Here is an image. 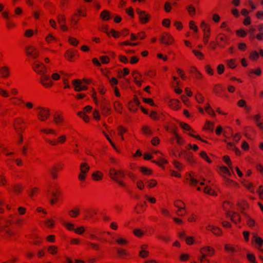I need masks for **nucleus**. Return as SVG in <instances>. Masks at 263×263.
<instances>
[{"label": "nucleus", "instance_id": "nucleus-1", "mask_svg": "<svg viewBox=\"0 0 263 263\" xmlns=\"http://www.w3.org/2000/svg\"><path fill=\"white\" fill-rule=\"evenodd\" d=\"M36 109L38 110L36 116L40 121L45 122L48 119L50 115V111L49 108L38 107Z\"/></svg>", "mask_w": 263, "mask_h": 263}, {"label": "nucleus", "instance_id": "nucleus-2", "mask_svg": "<svg viewBox=\"0 0 263 263\" xmlns=\"http://www.w3.org/2000/svg\"><path fill=\"white\" fill-rule=\"evenodd\" d=\"M64 167V164L61 162L54 163L49 171L52 178L54 180L57 179L59 177L58 172L63 170Z\"/></svg>", "mask_w": 263, "mask_h": 263}, {"label": "nucleus", "instance_id": "nucleus-3", "mask_svg": "<svg viewBox=\"0 0 263 263\" xmlns=\"http://www.w3.org/2000/svg\"><path fill=\"white\" fill-rule=\"evenodd\" d=\"M26 123L22 118H17L14 121L13 126L15 130L18 134H22L25 130Z\"/></svg>", "mask_w": 263, "mask_h": 263}, {"label": "nucleus", "instance_id": "nucleus-4", "mask_svg": "<svg viewBox=\"0 0 263 263\" xmlns=\"http://www.w3.org/2000/svg\"><path fill=\"white\" fill-rule=\"evenodd\" d=\"M45 141L48 143L49 145L53 146H56L58 145V144H64L67 139L66 136L64 135H61L59 136L57 140L56 139H50L48 137L44 138Z\"/></svg>", "mask_w": 263, "mask_h": 263}, {"label": "nucleus", "instance_id": "nucleus-5", "mask_svg": "<svg viewBox=\"0 0 263 263\" xmlns=\"http://www.w3.org/2000/svg\"><path fill=\"white\" fill-rule=\"evenodd\" d=\"M90 170L89 165L85 162L82 163L80 166V173L78 175V179L81 181H84L86 179L87 174Z\"/></svg>", "mask_w": 263, "mask_h": 263}, {"label": "nucleus", "instance_id": "nucleus-6", "mask_svg": "<svg viewBox=\"0 0 263 263\" xmlns=\"http://www.w3.org/2000/svg\"><path fill=\"white\" fill-rule=\"evenodd\" d=\"M32 68L38 74L42 75L47 72V68L41 62L35 61L32 64Z\"/></svg>", "mask_w": 263, "mask_h": 263}, {"label": "nucleus", "instance_id": "nucleus-7", "mask_svg": "<svg viewBox=\"0 0 263 263\" xmlns=\"http://www.w3.org/2000/svg\"><path fill=\"white\" fill-rule=\"evenodd\" d=\"M136 12L139 15V21L141 24H145L149 22L151 16L145 11H142L140 9H137Z\"/></svg>", "mask_w": 263, "mask_h": 263}, {"label": "nucleus", "instance_id": "nucleus-8", "mask_svg": "<svg viewBox=\"0 0 263 263\" xmlns=\"http://www.w3.org/2000/svg\"><path fill=\"white\" fill-rule=\"evenodd\" d=\"M182 155L184 156L185 160L191 165L196 163V161L194 159L193 154L191 152H187L185 150L181 151L178 154V157L180 158Z\"/></svg>", "mask_w": 263, "mask_h": 263}, {"label": "nucleus", "instance_id": "nucleus-9", "mask_svg": "<svg viewBox=\"0 0 263 263\" xmlns=\"http://www.w3.org/2000/svg\"><path fill=\"white\" fill-rule=\"evenodd\" d=\"M216 39L217 44L221 48H224L226 46L229 44L228 38L224 34H219L217 35Z\"/></svg>", "mask_w": 263, "mask_h": 263}, {"label": "nucleus", "instance_id": "nucleus-10", "mask_svg": "<svg viewBox=\"0 0 263 263\" xmlns=\"http://www.w3.org/2000/svg\"><path fill=\"white\" fill-rule=\"evenodd\" d=\"M159 41L162 44L166 45H170L173 43L174 39L173 36L168 32H164L161 34Z\"/></svg>", "mask_w": 263, "mask_h": 263}, {"label": "nucleus", "instance_id": "nucleus-11", "mask_svg": "<svg viewBox=\"0 0 263 263\" xmlns=\"http://www.w3.org/2000/svg\"><path fill=\"white\" fill-rule=\"evenodd\" d=\"M140 102L137 96L134 95L133 100L129 101L128 104V108L131 111L136 112L138 110V107Z\"/></svg>", "mask_w": 263, "mask_h": 263}, {"label": "nucleus", "instance_id": "nucleus-12", "mask_svg": "<svg viewBox=\"0 0 263 263\" xmlns=\"http://www.w3.org/2000/svg\"><path fill=\"white\" fill-rule=\"evenodd\" d=\"M200 253L204 255L205 257H211L215 254V250L213 248L210 246H205L200 248Z\"/></svg>", "mask_w": 263, "mask_h": 263}, {"label": "nucleus", "instance_id": "nucleus-13", "mask_svg": "<svg viewBox=\"0 0 263 263\" xmlns=\"http://www.w3.org/2000/svg\"><path fill=\"white\" fill-rule=\"evenodd\" d=\"M101 112L104 116H108L111 114V108L109 102L107 100H103L101 103Z\"/></svg>", "mask_w": 263, "mask_h": 263}, {"label": "nucleus", "instance_id": "nucleus-14", "mask_svg": "<svg viewBox=\"0 0 263 263\" xmlns=\"http://www.w3.org/2000/svg\"><path fill=\"white\" fill-rule=\"evenodd\" d=\"M40 78V82L41 84L47 88H50L52 86L53 82L52 80L50 78L49 75L43 74L41 75Z\"/></svg>", "mask_w": 263, "mask_h": 263}, {"label": "nucleus", "instance_id": "nucleus-15", "mask_svg": "<svg viewBox=\"0 0 263 263\" xmlns=\"http://www.w3.org/2000/svg\"><path fill=\"white\" fill-rule=\"evenodd\" d=\"M82 81L80 79H75L72 81V84L74 87V90L76 91H81L87 90L88 87L85 85H82Z\"/></svg>", "mask_w": 263, "mask_h": 263}, {"label": "nucleus", "instance_id": "nucleus-16", "mask_svg": "<svg viewBox=\"0 0 263 263\" xmlns=\"http://www.w3.org/2000/svg\"><path fill=\"white\" fill-rule=\"evenodd\" d=\"M26 52L28 56L33 59H36L39 57L38 50L33 46H28L26 48Z\"/></svg>", "mask_w": 263, "mask_h": 263}, {"label": "nucleus", "instance_id": "nucleus-17", "mask_svg": "<svg viewBox=\"0 0 263 263\" xmlns=\"http://www.w3.org/2000/svg\"><path fill=\"white\" fill-rule=\"evenodd\" d=\"M57 21L59 24L60 25L61 29L63 31H66L68 30L66 25V17L64 15L59 14L57 17Z\"/></svg>", "mask_w": 263, "mask_h": 263}, {"label": "nucleus", "instance_id": "nucleus-18", "mask_svg": "<svg viewBox=\"0 0 263 263\" xmlns=\"http://www.w3.org/2000/svg\"><path fill=\"white\" fill-rule=\"evenodd\" d=\"M53 120L57 125H62L64 123V116L62 112H57L53 115Z\"/></svg>", "mask_w": 263, "mask_h": 263}, {"label": "nucleus", "instance_id": "nucleus-19", "mask_svg": "<svg viewBox=\"0 0 263 263\" xmlns=\"http://www.w3.org/2000/svg\"><path fill=\"white\" fill-rule=\"evenodd\" d=\"M132 76L134 78L135 83L137 85L141 86L143 81L141 80L142 76L138 70H134L132 72Z\"/></svg>", "mask_w": 263, "mask_h": 263}, {"label": "nucleus", "instance_id": "nucleus-20", "mask_svg": "<svg viewBox=\"0 0 263 263\" xmlns=\"http://www.w3.org/2000/svg\"><path fill=\"white\" fill-rule=\"evenodd\" d=\"M10 72L8 66H3L0 67V77L3 79H7L10 77Z\"/></svg>", "mask_w": 263, "mask_h": 263}, {"label": "nucleus", "instance_id": "nucleus-21", "mask_svg": "<svg viewBox=\"0 0 263 263\" xmlns=\"http://www.w3.org/2000/svg\"><path fill=\"white\" fill-rule=\"evenodd\" d=\"M227 216L231 217V220L235 223H238L241 221V218L240 215L236 213V212H233L232 214H231V212H228L227 213Z\"/></svg>", "mask_w": 263, "mask_h": 263}, {"label": "nucleus", "instance_id": "nucleus-22", "mask_svg": "<svg viewBox=\"0 0 263 263\" xmlns=\"http://www.w3.org/2000/svg\"><path fill=\"white\" fill-rule=\"evenodd\" d=\"M80 214V208L76 206L72 209L70 210L68 212V215L73 218H76L78 217Z\"/></svg>", "mask_w": 263, "mask_h": 263}, {"label": "nucleus", "instance_id": "nucleus-23", "mask_svg": "<svg viewBox=\"0 0 263 263\" xmlns=\"http://www.w3.org/2000/svg\"><path fill=\"white\" fill-rule=\"evenodd\" d=\"M206 230L211 231L214 234L217 236L221 235L222 233L221 230L219 228L211 225H209L206 227Z\"/></svg>", "mask_w": 263, "mask_h": 263}, {"label": "nucleus", "instance_id": "nucleus-24", "mask_svg": "<svg viewBox=\"0 0 263 263\" xmlns=\"http://www.w3.org/2000/svg\"><path fill=\"white\" fill-rule=\"evenodd\" d=\"M181 103L177 99H171L169 101V106L173 109L177 110L180 108Z\"/></svg>", "mask_w": 263, "mask_h": 263}, {"label": "nucleus", "instance_id": "nucleus-25", "mask_svg": "<svg viewBox=\"0 0 263 263\" xmlns=\"http://www.w3.org/2000/svg\"><path fill=\"white\" fill-rule=\"evenodd\" d=\"M52 194L53 197L50 200V203L51 204H54L58 201L59 197L61 195V192L59 189H57L55 191H53Z\"/></svg>", "mask_w": 263, "mask_h": 263}, {"label": "nucleus", "instance_id": "nucleus-26", "mask_svg": "<svg viewBox=\"0 0 263 263\" xmlns=\"http://www.w3.org/2000/svg\"><path fill=\"white\" fill-rule=\"evenodd\" d=\"M85 213L86 214L84 217V220H87L89 218H92L97 214V211L93 209L87 210H86Z\"/></svg>", "mask_w": 263, "mask_h": 263}, {"label": "nucleus", "instance_id": "nucleus-27", "mask_svg": "<svg viewBox=\"0 0 263 263\" xmlns=\"http://www.w3.org/2000/svg\"><path fill=\"white\" fill-rule=\"evenodd\" d=\"M225 90L224 87L221 84H216L213 88V92L216 95H220Z\"/></svg>", "mask_w": 263, "mask_h": 263}, {"label": "nucleus", "instance_id": "nucleus-28", "mask_svg": "<svg viewBox=\"0 0 263 263\" xmlns=\"http://www.w3.org/2000/svg\"><path fill=\"white\" fill-rule=\"evenodd\" d=\"M237 204L242 210H247L249 208L248 203L246 200L243 199L239 200L238 201Z\"/></svg>", "mask_w": 263, "mask_h": 263}, {"label": "nucleus", "instance_id": "nucleus-29", "mask_svg": "<svg viewBox=\"0 0 263 263\" xmlns=\"http://www.w3.org/2000/svg\"><path fill=\"white\" fill-rule=\"evenodd\" d=\"M103 174L101 172L96 171L92 174V178L95 181H100L102 179Z\"/></svg>", "mask_w": 263, "mask_h": 263}, {"label": "nucleus", "instance_id": "nucleus-30", "mask_svg": "<svg viewBox=\"0 0 263 263\" xmlns=\"http://www.w3.org/2000/svg\"><path fill=\"white\" fill-rule=\"evenodd\" d=\"M118 134L121 137V139L122 141L124 140V137L123 135L127 132V128L123 127V126H119L117 127Z\"/></svg>", "mask_w": 263, "mask_h": 263}, {"label": "nucleus", "instance_id": "nucleus-31", "mask_svg": "<svg viewBox=\"0 0 263 263\" xmlns=\"http://www.w3.org/2000/svg\"><path fill=\"white\" fill-rule=\"evenodd\" d=\"M100 18L103 21H108L110 19V13L109 11L105 10L101 12Z\"/></svg>", "mask_w": 263, "mask_h": 263}, {"label": "nucleus", "instance_id": "nucleus-32", "mask_svg": "<svg viewBox=\"0 0 263 263\" xmlns=\"http://www.w3.org/2000/svg\"><path fill=\"white\" fill-rule=\"evenodd\" d=\"M190 72L197 79H201L202 78V74L195 67L191 68Z\"/></svg>", "mask_w": 263, "mask_h": 263}, {"label": "nucleus", "instance_id": "nucleus-33", "mask_svg": "<svg viewBox=\"0 0 263 263\" xmlns=\"http://www.w3.org/2000/svg\"><path fill=\"white\" fill-rule=\"evenodd\" d=\"M200 27L203 31V33H211V28L209 25L205 23L204 21L201 22Z\"/></svg>", "mask_w": 263, "mask_h": 263}, {"label": "nucleus", "instance_id": "nucleus-34", "mask_svg": "<svg viewBox=\"0 0 263 263\" xmlns=\"http://www.w3.org/2000/svg\"><path fill=\"white\" fill-rule=\"evenodd\" d=\"M253 235L252 241H254L258 245L259 248H260L263 245V239L260 237H257L256 234L253 233Z\"/></svg>", "mask_w": 263, "mask_h": 263}, {"label": "nucleus", "instance_id": "nucleus-35", "mask_svg": "<svg viewBox=\"0 0 263 263\" xmlns=\"http://www.w3.org/2000/svg\"><path fill=\"white\" fill-rule=\"evenodd\" d=\"M11 103L14 105L20 106L24 103L23 100L20 98L13 97L10 99Z\"/></svg>", "mask_w": 263, "mask_h": 263}, {"label": "nucleus", "instance_id": "nucleus-36", "mask_svg": "<svg viewBox=\"0 0 263 263\" xmlns=\"http://www.w3.org/2000/svg\"><path fill=\"white\" fill-rule=\"evenodd\" d=\"M152 162L160 167H163V165L168 163V161L162 157L159 158L158 160H153Z\"/></svg>", "mask_w": 263, "mask_h": 263}, {"label": "nucleus", "instance_id": "nucleus-37", "mask_svg": "<svg viewBox=\"0 0 263 263\" xmlns=\"http://www.w3.org/2000/svg\"><path fill=\"white\" fill-rule=\"evenodd\" d=\"M117 254L119 256L121 257L127 256L128 255L127 251L121 248H118L117 249Z\"/></svg>", "mask_w": 263, "mask_h": 263}, {"label": "nucleus", "instance_id": "nucleus-38", "mask_svg": "<svg viewBox=\"0 0 263 263\" xmlns=\"http://www.w3.org/2000/svg\"><path fill=\"white\" fill-rule=\"evenodd\" d=\"M189 180L190 185L193 186H195L199 182V180L195 178L192 175V173L189 174V178H187Z\"/></svg>", "mask_w": 263, "mask_h": 263}, {"label": "nucleus", "instance_id": "nucleus-39", "mask_svg": "<svg viewBox=\"0 0 263 263\" xmlns=\"http://www.w3.org/2000/svg\"><path fill=\"white\" fill-rule=\"evenodd\" d=\"M47 251L50 254L55 255L58 252V248L56 246H50L48 247Z\"/></svg>", "mask_w": 263, "mask_h": 263}, {"label": "nucleus", "instance_id": "nucleus-40", "mask_svg": "<svg viewBox=\"0 0 263 263\" xmlns=\"http://www.w3.org/2000/svg\"><path fill=\"white\" fill-rule=\"evenodd\" d=\"M141 172L144 175H151L153 171L151 169L148 168L145 166H141L139 168Z\"/></svg>", "mask_w": 263, "mask_h": 263}, {"label": "nucleus", "instance_id": "nucleus-41", "mask_svg": "<svg viewBox=\"0 0 263 263\" xmlns=\"http://www.w3.org/2000/svg\"><path fill=\"white\" fill-rule=\"evenodd\" d=\"M74 55V51L71 50H68L65 54V57L68 61H71Z\"/></svg>", "mask_w": 263, "mask_h": 263}, {"label": "nucleus", "instance_id": "nucleus-42", "mask_svg": "<svg viewBox=\"0 0 263 263\" xmlns=\"http://www.w3.org/2000/svg\"><path fill=\"white\" fill-rule=\"evenodd\" d=\"M174 205L178 209H184L185 208V204L183 202V201L181 200H176L174 201Z\"/></svg>", "mask_w": 263, "mask_h": 263}, {"label": "nucleus", "instance_id": "nucleus-43", "mask_svg": "<svg viewBox=\"0 0 263 263\" xmlns=\"http://www.w3.org/2000/svg\"><path fill=\"white\" fill-rule=\"evenodd\" d=\"M220 174H222L223 176L227 175L228 176H230L231 174L229 171V169L226 166H221L219 168Z\"/></svg>", "mask_w": 263, "mask_h": 263}, {"label": "nucleus", "instance_id": "nucleus-44", "mask_svg": "<svg viewBox=\"0 0 263 263\" xmlns=\"http://www.w3.org/2000/svg\"><path fill=\"white\" fill-rule=\"evenodd\" d=\"M253 74H255L257 76H260L261 74V70L260 68H257L256 70H254L253 69H250L248 72V75L250 77L252 78Z\"/></svg>", "mask_w": 263, "mask_h": 263}, {"label": "nucleus", "instance_id": "nucleus-45", "mask_svg": "<svg viewBox=\"0 0 263 263\" xmlns=\"http://www.w3.org/2000/svg\"><path fill=\"white\" fill-rule=\"evenodd\" d=\"M114 109L115 110L121 113L122 111V105L120 102L119 101H116L114 102Z\"/></svg>", "mask_w": 263, "mask_h": 263}, {"label": "nucleus", "instance_id": "nucleus-46", "mask_svg": "<svg viewBox=\"0 0 263 263\" xmlns=\"http://www.w3.org/2000/svg\"><path fill=\"white\" fill-rule=\"evenodd\" d=\"M80 20V16L74 13L71 16V23L73 26H76L78 24L79 21Z\"/></svg>", "mask_w": 263, "mask_h": 263}, {"label": "nucleus", "instance_id": "nucleus-47", "mask_svg": "<svg viewBox=\"0 0 263 263\" xmlns=\"http://www.w3.org/2000/svg\"><path fill=\"white\" fill-rule=\"evenodd\" d=\"M117 170L114 168H110L109 171V176L110 178L113 180H116L118 178L117 176Z\"/></svg>", "mask_w": 263, "mask_h": 263}, {"label": "nucleus", "instance_id": "nucleus-48", "mask_svg": "<svg viewBox=\"0 0 263 263\" xmlns=\"http://www.w3.org/2000/svg\"><path fill=\"white\" fill-rule=\"evenodd\" d=\"M249 59L252 61H257L259 59V54L256 51H253L249 55Z\"/></svg>", "mask_w": 263, "mask_h": 263}, {"label": "nucleus", "instance_id": "nucleus-49", "mask_svg": "<svg viewBox=\"0 0 263 263\" xmlns=\"http://www.w3.org/2000/svg\"><path fill=\"white\" fill-rule=\"evenodd\" d=\"M13 191L16 194H21L23 190V187L21 184H15L13 187Z\"/></svg>", "mask_w": 263, "mask_h": 263}, {"label": "nucleus", "instance_id": "nucleus-50", "mask_svg": "<svg viewBox=\"0 0 263 263\" xmlns=\"http://www.w3.org/2000/svg\"><path fill=\"white\" fill-rule=\"evenodd\" d=\"M180 125L181 128H182L183 129L185 130L190 131L192 132L195 133V131L192 129L190 125L187 123H184V122H180Z\"/></svg>", "mask_w": 263, "mask_h": 263}, {"label": "nucleus", "instance_id": "nucleus-51", "mask_svg": "<svg viewBox=\"0 0 263 263\" xmlns=\"http://www.w3.org/2000/svg\"><path fill=\"white\" fill-rule=\"evenodd\" d=\"M224 250L228 252L234 253L236 251V248L230 244H226L224 246Z\"/></svg>", "mask_w": 263, "mask_h": 263}, {"label": "nucleus", "instance_id": "nucleus-52", "mask_svg": "<svg viewBox=\"0 0 263 263\" xmlns=\"http://www.w3.org/2000/svg\"><path fill=\"white\" fill-rule=\"evenodd\" d=\"M227 64L228 67L232 69H234L236 67V60L234 59L227 60Z\"/></svg>", "mask_w": 263, "mask_h": 263}, {"label": "nucleus", "instance_id": "nucleus-53", "mask_svg": "<svg viewBox=\"0 0 263 263\" xmlns=\"http://www.w3.org/2000/svg\"><path fill=\"white\" fill-rule=\"evenodd\" d=\"M200 157L204 159L208 163H211L212 162V161L211 159L208 156L206 153L204 151H202L200 153Z\"/></svg>", "mask_w": 263, "mask_h": 263}, {"label": "nucleus", "instance_id": "nucleus-54", "mask_svg": "<svg viewBox=\"0 0 263 263\" xmlns=\"http://www.w3.org/2000/svg\"><path fill=\"white\" fill-rule=\"evenodd\" d=\"M214 123L207 121L205 124L204 127L203 128L204 129H208L212 131L214 129Z\"/></svg>", "mask_w": 263, "mask_h": 263}, {"label": "nucleus", "instance_id": "nucleus-55", "mask_svg": "<svg viewBox=\"0 0 263 263\" xmlns=\"http://www.w3.org/2000/svg\"><path fill=\"white\" fill-rule=\"evenodd\" d=\"M41 132L46 134H53L54 135H57L56 132L52 128H43L40 130Z\"/></svg>", "mask_w": 263, "mask_h": 263}, {"label": "nucleus", "instance_id": "nucleus-56", "mask_svg": "<svg viewBox=\"0 0 263 263\" xmlns=\"http://www.w3.org/2000/svg\"><path fill=\"white\" fill-rule=\"evenodd\" d=\"M195 99H196V101L199 103H203V102L204 101V98L203 95L200 92H198L195 95Z\"/></svg>", "mask_w": 263, "mask_h": 263}, {"label": "nucleus", "instance_id": "nucleus-57", "mask_svg": "<svg viewBox=\"0 0 263 263\" xmlns=\"http://www.w3.org/2000/svg\"><path fill=\"white\" fill-rule=\"evenodd\" d=\"M39 192H40L39 188H38V187H33V188H32L31 190V191L29 192V196L31 198H33L34 197L36 196L37 194L39 193Z\"/></svg>", "mask_w": 263, "mask_h": 263}, {"label": "nucleus", "instance_id": "nucleus-58", "mask_svg": "<svg viewBox=\"0 0 263 263\" xmlns=\"http://www.w3.org/2000/svg\"><path fill=\"white\" fill-rule=\"evenodd\" d=\"M45 224L47 227L51 229L54 227L55 222L51 219H48L45 221Z\"/></svg>", "mask_w": 263, "mask_h": 263}, {"label": "nucleus", "instance_id": "nucleus-59", "mask_svg": "<svg viewBox=\"0 0 263 263\" xmlns=\"http://www.w3.org/2000/svg\"><path fill=\"white\" fill-rule=\"evenodd\" d=\"M78 115L82 118L85 122H88L89 121V117L85 114L84 111H79Z\"/></svg>", "mask_w": 263, "mask_h": 263}, {"label": "nucleus", "instance_id": "nucleus-60", "mask_svg": "<svg viewBox=\"0 0 263 263\" xmlns=\"http://www.w3.org/2000/svg\"><path fill=\"white\" fill-rule=\"evenodd\" d=\"M69 43L72 46H77L79 44V41L75 37L70 36L68 38Z\"/></svg>", "mask_w": 263, "mask_h": 263}, {"label": "nucleus", "instance_id": "nucleus-61", "mask_svg": "<svg viewBox=\"0 0 263 263\" xmlns=\"http://www.w3.org/2000/svg\"><path fill=\"white\" fill-rule=\"evenodd\" d=\"M116 242L120 246H125L128 243L127 239L123 238H119L116 239Z\"/></svg>", "mask_w": 263, "mask_h": 263}, {"label": "nucleus", "instance_id": "nucleus-62", "mask_svg": "<svg viewBox=\"0 0 263 263\" xmlns=\"http://www.w3.org/2000/svg\"><path fill=\"white\" fill-rule=\"evenodd\" d=\"M142 131L146 135H152L153 133L150 128L147 126H143L142 127Z\"/></svg>", "mask_w": 263, "mask_h": 263}, {"label": "nucleus", "instance_id": "nucleus-63", "mask_svg": "<svg viewBox=\"0 0 263 263\" xmlns=\"http://www.w3.org/2000/svg\"><path fill=\"white\" fill-rule=\"evenodd\" d=\"M187 11L191 16H194L195 14L196 10L195 8L192 5H190L186 7Z\"/></svg>", "mask_w": 263, "mask_h": 263}, {"label": "nucleus", "instance_id": "nucleus-64", "mask_svg": "<svg viewBox=\"0 0 263 263\" xmlns=\"http://www.w3.org/2000/svg\"><path fill=\"white\" fill-rule=\"evenodd\" d=\"M248 260L251 263H257L256 261V258L254 254L249 253L247 255Z\"/></svg>", "mask_w": 263, "mask_h": 263}]
</instances>
